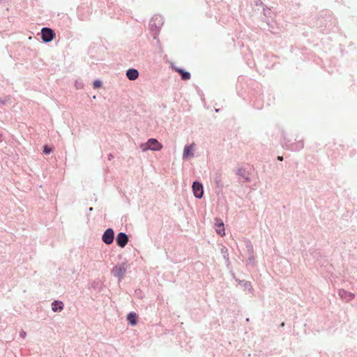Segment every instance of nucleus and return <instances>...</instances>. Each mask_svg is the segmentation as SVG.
I'll return each instance as SVG.
<instances>
[{
	"mask_svg": "<svg viewBox=\"0 0 357 357\" xmlns=\"http://www.w3.org/2000/svg\"><path fill=\"white\" fill-rule=\"evenodd\" d=\"M139 72L135 68H129L126 70V75L131 81L136 80L139 77Z\"/></svg>",
	"mask_w": 357,
	"mask_h": 357,
	"instance_id": "obj_13",
	"label": "nucleus"
},
{
	"mask_svg": "<svg viewBox=\"0 0 357 357\" xmlns=\"http://www.w3.org/2000/svg\"><path fill=\"white\" fill-rule=\"evenodd\" d=\"M52 310L54 312H61L63 309V303L62 301L59 300H54L52 303Z\"/></svg>",
	"mask_w": 357,
	"mask_h": 357,
	"instance_id": "obj_17",
	"label": "nucleus"
},
{
	"mask_svg": "<svg viewBox=\"0 0 357 357\" xmlns=\"http://www.w3.org/2000/svg\"><path fill=\"white\" fill-rule=\"evenodd\" d=\"M43 151L45 155H49L53 151V149L48 145H44Z\"/></svg>",
	"mask_w": 357,
	"mask_h": 357,
	"instance_id": "obj_20",
	"label": "nucleus"
},
{
	"mask_svg": "<svg viewBox=\"0 0 357 357\" xmlns=\"http://www.w3.org/2000/svg\"><path fill=\"white\" fill-rule=\"evenodd\" d=\"M56 37L54 31L50 27H43L40 31V38L43 43H47Z\"/></svg>",
	"mask_w": 357,
	"mask_h": 357,
	"instance_id": "obj_5",
	"label": "nucleus"
},
{
	"mask_svg": "<svg viewBox=\"0 0 357 357\" xmlns=\"http://www.w3.org/2000/svg\"><path fill=\"white\" fill-rule=\"evenodd\" d=\"M173 69L179 74L182 80L187 81L190 79V73L180 67L172 66Z\"/></svg>",
	"mask_w": 357,
	"mask_h": 357,
	"instance_id": "obj_11",
	"label": "nucleus"
},
{
	"mask_svg": "<svg viewBox=\"0 0 357 357\" xmlns=\"http://www.w3.org/2000/svg\"><path fill=\"white\" fill-rule=\"evenodd\" d=\"M164 24V20L162 16L160 15H153L149 22V30L153 36V39L157 40L159 42L158 36L160 33L161 27Z\"/></svg>",
	"mask_w": 357,
	"mask_h": 357,
	"instance_id": "obj_1",
	"label": "nucleus"
},
{
	"mask_svg": "<svg viewBox=\"0 0 357 357\" xmlns=\"http://www.w3.org/2000/svg\"><path fill=\"white\" fill-rule=\"evenodd\" d=\"M220 252L222 255L223 258L225 259L226 263H229V252L226 247L223 246Z\"/></svg>",
	"mask_w": 357,
	"mask_h": 357,
	"instance_id": "obj_19",
	"label": "nucleus"
},
{
	"mask_svg": "<svg viewBox=\"0 0 357 357\" xmlns=\"http://www.w3.org/2000/svg\"><path fill=\"white\" fill-rule=\"evenodd\" d=\"M115 240L116 245L119 247L123 248L129 241V236L125 232H119L116 235Z\"/></svg>",
	"mask_w": 357,
	"mask_h": 357,
	"instance_id": "obj_8",
	"label": "nucleus"
},
{
	"mask_svg": "<svg viewBox=\"0 0 357 357\" xmlns=\"http://www.w3.org/2000/svg\"><path fill=\"white\" fill-rule=\"evenodd\" d=\"M127 321L130 326H134L137 324L138 315L134 312H130L127 314Z\"/></svg>",
	"mask_w": 357,
	"mask_h": 357,
	"instance_id": "obj_15",
	"label": "nucleus"
},
{
	"mask_svg": "<svg viewBox=\"0 0 357 357\" xmlns=\"http://www.w3.org/2000/svg\"><path fill=\"white\" fill-rule=\"evenodd\" d=\"M141 148L144 151L146 150L160 151L162 149V145L158 141V139L155 138H150L145 144H142L141 145Z\"/></svg>",
	"mask_w": 357,
	"mask_h": 357,
	"instance_id": "obj_3",
	"label": "nucleus"
},
{
	"mask_svg": "<svg viewBox=\"0 0 357 357\" xmlns=\"http://www.w3.org/2000/svg\"><path fill=\"white\" fill-rule=\"evenodd\" d=\"M246 248L250 253L253 252V247L250 241H248L246 243Z\"/></svg>",
	"mask_w": 357,
	"mask_h": 357,
	"instance_id": "obj_23",
	"label": "nucleus"
},
{
	"mask_svg": "<svg viewBox=\"0 0 357 357\" xmlns=\"http://www.w3.org/2000/svg\"><path fill=\"white\" fill-rule=\"evenodd\" d=\"M236 174L238 176L240 182L242 183H245L250 181V174L243 167L238 168L236 172Z\"/></svg>",
	"mask_w": 357,
	"mask_h": 357,
	"instance_id": "obj_9",
	"label": "nucleus"
},
{
	"mask_svg": "<svg viewBox=\"0 0 357 357\" xmlns=\"http://www.w3.org/2000/svg\"><path fill=\"white\" fill-rule=\"evenodd\" d=\"M233 277L234 280L238 282V284L244 287V289H248L249 291H252L253 290L251 282L249 281H245L244 280H240L236 278L233 274Z\"/></svg>",
	"mask_w": 357,
	"mask_h": 357,
	"instance_id": "obj_16",
	"label": "nucleus"
},
{
	"mask_svg": "<svg viewBox=\"0 0 357 357\" xmlns=\"http://www.w3.org/2000/svg\"><path fill=\"white\" fill-rule=\"evenodd\" d=\"M113 158H114V155H113V154H112V153H109V154L107 155V159H108V160H112Z\"/></svg>",
	"mask_w": 357,
	"mask_h": 357,
	"instance_id": "obj_25",
	"label": "nucleus"
},
{
	"mask_svg": "<svg viewBox=\"0 0 357 357\" xmlns=\"http://www.w3.org/2000/svg\"><path fill=\"white\" fill-rule=\"evenodd\" d=\"M192 192L194 196L197 199H201L204 195V186L203 184L196 180L193 181L192 185Z\"/></svg>",
	"mask_w": 357,
	"mask_h": 357,
	"instance_id": "obj_6",
	"label": "nucleus"
},
{
	"mask_svg": "<svg viewBox=\"0 0 357 357\" xmlns=\"http://www.w3.org/2000/svg\"><path fill=\"white\" fill-rule=\"evenodd\" d=\"M20 336H21L22 337H23V338H24V337H25V336H26V333H25L24 331H21V332H20Z\"/></svg>",
	"mask_w": 357,
	"mask_h": 357,
	"instance_id": "obj_26",
	"label": "nucleus"
},
{
	"mask_svg": "<svg viewBox=\"0 0 357 357\" xmlns=\"http://www.w3.org/2000/svg\"><path fill=\"white\" fill-rule=\"evenodd\" d=\"M215 225L216 227V232L221 236L225 235V226L223 222L220 218L215 219Z\"/></svg>",
	"mask_w": 357,
	"mask_h": 357,
	"instance_id": "obj_12",
	"label": "nucleus"
},
{
	"mask_svg": "<svg viewBox=\"0 0 357 357\" xmlns=\"http://www.w3.org/2000/svg\"><path fill=\"white\" fill-rule=\"evenodd\" d=\"M330 18H331L330 17ZM319 24L320 26H325V31L327 32L328 31H330L333 29L335 24L334 22H332V19H331L328 22H326V20H324V17L321 15V17L319 20Z\"/></svg>",
	"mask_w": 357,
	"mask_h": 357,
	"instance_id": "obj_10",
	"label": "nucleus"
},
{
	"mask_svg": "<svg viewBox=\"0 0 357 357\" xmlns=\"http://www.w3.org/2000/svg\"><path fill=\"white\" fill-rule=\"evenodd\" d=\"M102 82L100 79H96L93 82V87L94 89H99V88L102 87Z\"/></svg>",
	"mask_w": 357,
	"mask_h": 357,
	"instance_id": "obj_21",
	"label": "nucleus"
},
{
	"mask_svg": "<svg viewBox=\"0 0 357 357\" xmlns=\"http://www.w3.org/2000/svg\"><path fill=\"white\" fill-rule=\"evenodd\" d=\"M2 141V135L0 133V142Z\"/></svg>",
	"mask_w": 357,
	"mask_h": 357,
	"instance_id": "obj_29",
	"label": "nucleus"
},
{
	"mask_svg": "<svg viewBox=\"0 0 357 357\" xmlns=\"http://www.w3.org/2000/svg\"><path fill=\"white\" fill-rule=\"evenodd\" d=\"M127 268L128 265L126 262L119 263L113 267L112 273L114 277L118 278L119 281H121L123 278Z\"/></svg>",
	"mask_w": 357,
	"mask_h": 357,
	"instance_id": "obj_4",
	"label": "nucleus"
},
{
	"mask_svg": "<svg viewBox=\"0 0 357 357\" xmlns=\"http://www.w3.org/2000/svg\"><path fill=\"white\" fill-rule=\"evenodd\" d=\"M281 145L283 148L290 150L291 151H298L302 149L304 146L303 142L299 140L296 142H292L291 139H289L286 134H282V139L281 140Z\"/></svg>",
	"mask_w": 357,
	"mask_h": 357,
	"instance_id": "obj_2",
	"label": "nucleus"
},
{
	"mask_svg": "<svg viewBox=\"0 0 357 357\" xmlns=\"http://www.w3.org/2000/svg\"><path fill=\"white\" fill-rule=\"evenodd\" d=\"M10 101V98L9 96L3 98H0V108H1L3 105L7 104Z\"/></svg>",
	"mask_w": 357,
	"mask_h": 357,
	"instance_id": "obj_22",
	"label": "nucleus"
},
{
	"mask_svg": "<svg viewBox=\"0 0 357 357\" xmlns=\"http://www.w3.org/2000/svg\"><path fill=\"white\" fill-rule=\"evenodd\" d=\"M220 111V109H215V112H218Z\"/></svg>",
	"mask_w": 357,
	"mask_h": 357,
	"instance_id": "obj_30",
	"label": "nucleus"
},
{
	"mask_svg": "<svg viewBox=\"0 0 357 357\" xmlns=\"http://www.w3.org/2000/svg\"><path fill=\"white\" fill-rule=\"evenodd\" d=\"M215 182L218 188H222V185L220 183V180L218 177L215 178Z\"/></svg>",
	"mask_w": 357,
	"mask_h": 357,
	"instance_id": "obj_24",
	"label": "nucleus"
},
{
	"mask_svg": "<svg viewBox=\"0 0 357 357\" xmlns=\"http://www.w3.org/2000/svg\"><path fill=\"white\" fill-rule=\"evenodd\" d=\"M248 260H249L250 261H252L253 260V257H249V259H248Z\"/></svg>",
	"mask_w": 357,
	"mask_h": 357,
	"instance_id": "obj_28",
	"label": "nucleus"
},
{
	"mask_svg": "<svg viewBox=\"0 0 357 357\" xmlns=\"http://www.w3.org/2000/svg\"><path fill=\"white\" fill-rule=\"evenodd\" d=\"M339 295L342 299L345 300L347 302L352 300L354 298V294L348 292L344 289H340L339 291Z\"/></svg>",
	"mask_w": 357,
	"mask_h": 357,
	"instance_id": "obj_18",
	"label": "nucleus"
},
{
	"mask_svg": "<svg viewBox=\"0 0 357 357\" xmlns=\"http://www.w3.org/2000/svg\"><path fill=\"white\" fill-rule=\"evenodd\" d=\"M284 323H282L281 324V326H284Z\"/></svg>",
	"mask_w": 357,
	"mask_h": 357,
	"instance_id": "obj_32",
	"label": "nucleus"
},
{
	"mask_svg": "<svg viewBox=\"0 0 357 357\" xmlns=\"http://www.w3.org/2000/svg\"><path fill=\"white\" fill-rule=\"evenodd\" d=\"M192 147H193V144H191V145L187 144L184 146L183 153V159H187L188 158L194 156Z\"/></svg>",
	"mask_w": 357,
	"mask_h": 357,
	"instance_id": "obj_14",
	"label": "nucleus"
},
{
	"mask_svg": "<svg viewBox=\"0 0 357 357\" xmlns=\"http://www.w3.org/2000/svg\"><path fill=\"white\" fill-rule=\"evenodd\" d=\"M114 231L112 228H107L102 235V241L106 245H111L114 240Z\"/></svg>",
	"mask_w": 357,
	"mask_h": 357,
	"instance_id": "obj_7",
	"label": "nucleus"
},
{
	"mask_svg": "<svg viewBox=\"0 0 357 357\" xmlns=\"http://www.w3.org/2000/svg\"><path fill=\"white\" fill-rule=\"evenodd\" d=\"M92 210H93V208H92V207L89 208V211H91Z\"/></svg>",
	"mask_w": 357,
	"mask_h": 357,
	"instance_id": "obj_31",
	"label": "nucleus"
},
{
	"mask_svg": "<svg viewBox=\"0 0 357 357\" xmlns=\"http://www.w3.org/2000/svg\"><path fill=\"white\" fill-rule=\"evenodd\" d=\"M278 160H280V161H282L283 160V157L282 156H278Z\"/></svg>",
	"mask_w": 357,
	"mask_h": 357,
	"instance_id": "obj_27",
	"label": "nucleus"
}]
</instances>
